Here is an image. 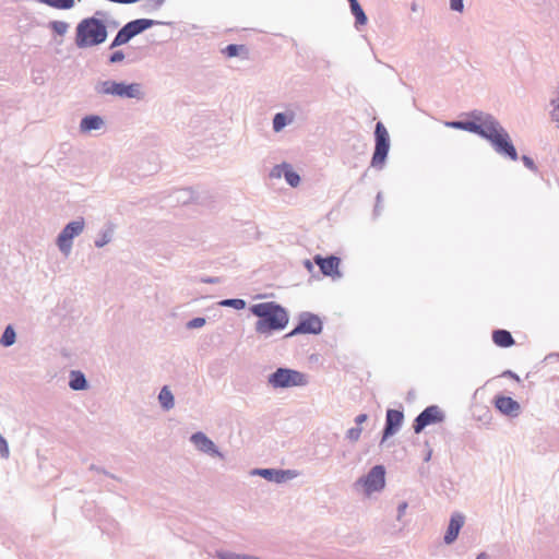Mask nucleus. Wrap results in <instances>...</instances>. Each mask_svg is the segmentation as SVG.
<instances>
[{"label": "nucleus", "instance_id": "nucleus-1", "mask_svg": "<svg viewBox=\"0 0 559 559\" xmlns=\"http://www.w3.org/2000/svg\"><path fill=\"white\" fill-rule=\"evenodd\" d=\"M467 117L468 119L447 121L444 124L448 128L467 131L487 140L495 152L504 158L513 162L519 159L510 134L495 116L475 109L469 111Z\"/></svg>", "mask_w": 559, "mask_h": 559}, {"label": "nucleus", "instance_id": "nucleus-2", "mask_svg": "<svg viewBox=\"0 0 559 559\" xmlns=\"http://www.w3.org/2000/svg\"><path fill=\"white\" fill-rule=\"evenodd\" d=\"M250 312L258 318L254 325L258 334L270 335L274 331H282L289 322L287 310L275 301L252 305Z\"/></svg>", "mask_w": 559, "mask_h": 559}, {"label": "nucleus", "instance_id": "nucleus-3", "mask_svg": "<svg viewBox=\"0 0 559 559\" xmlns=\"http://www.w3.org/2000/svg\"><path fill=\"white\" fill-rule=\"evenodd\" d=\"M108 36L107 26L103 20L95 16L83 19L75 29V45L87 48L103 44Z\"/></svg>", "mask_w": 559, "mask_h": 559}, {"label": "nucleus", "instance_id": "nucleus-4", "mask_svg": "<svg viewBox=\"0 0 559 559\" xmlns=\"http://www.w3.org/2000/svg\"><path fill=\"white\" fill-rule=\"evenodd\" d=\"M98 95H111L120 98L142 100L145 97L141 83L116 82L112 80L98 81L94 86Z\"/></svg>", "mask_w": 559, "mask_h": 559}, {"label": "nucleus", "instance_id": "nucleus-5", "mask_svg": "<svg viewBox=\"0 0 559 559\" xmlns=\"http://www.w3.org/2000/svg\"><path fill=\"white\" fill-rule=\"evenodd\" d=\"M267 383L274 389L304 386L308 384V377L298 370L280 367L267 377Z\"/></svg>", "mask_w": 559, "mask_h": 559}, {"label": "nucleus", "instance_id": "nucleus-6", "mask_svg": "<svg viewBox=\"0 0 559 559\" xmlns=\"http://www.w3.org/2000/svg\"><path fill=\"white\" fill-rule=\"evenodd\" d=\"M374 142L370 166L376 169H382L390 151V135L381 121H378L374 127Z\"/></svg>", "mask_w": 559, "mask_h": 559}, {"label": "nucleus", "instance_id": "nucleus-7", "mask_svg": "<svg viewBox=\"0 0 559 559\" xmlns=\"http://www.w3.org/2000/svg\"><path fill=\"white\" fill-rule=\"evenodd\" d=\"M323 323L321 319L308 311H304L299 314L297 325L285 335V338L293 337L298 334H314L318 335L322 332Z\"/></svg>", "mask_w": 559, "mask_h": 559}, {"label": "nucleus", "instance_id": "nucleus-8", "mask_svg": "<svg viewBox=\"0 0 559 559\" xmlns=\"http://www.w3.org/2000/svg\"><path fill=\"white\" fill-rule=\"evenodd\" d=\"M84 219H79L68 223L57 236V246L59 250L67 257L71 252L72 241L84 229Z\"/></svg>", "mask_w": 559, "mask_h": 559}, {"label": "nucleus", "instance_id": "nucleus-9", "mask_svg": "<svg viewBox=\"0 0 559 559\" xmlns=\"http://www.w3.org/2000/svg\"><path fill=\"white\" fill-rule=\"evenodd\" d=\"M444 419L445 415L438 405H429L415 417L414 432L420 433L427 426L442 423Z\"/></svg>", "mask_w": 559, "mask_h": 559}, {"label": "nucleus", "instance_id": "nucleus-10", "mask_svg": "<svg viewBox=\"0 0 559 559\" xmlns=\"http://www.w3.org/2000/svg\"><path fill=\"white\" fill-rule=\"evenodd\" d=\"M362 485L367 493L380 491L385 486V468L383 465H374L367 473V475L360 477L357 481Z\"/></svg>", "mask_w": 559, "mask_h": 559}, {"label": "nucleus", "instance_id": "nucleus-11", "mask_svg": "<svg viewBox=\"0 0 559 559\" xmlns=\"http://www.w3.org/2000/svg\"><path fill=\"white\" fill-rule=\"evenodd\" d=\"M404 421V413L399 409L389 408L385 414V423L382 430L381 444L390 437L397 433Z\"/></svg>", "mask_w": 559, "mask_h": 559}, {"label": "nucleus", "instance_id": "nucleus-12", "mask_svg": "<svg viewBox=\"0 0 559 559\" xmlns=\"http://www.w3.org/2000/svg\"><path fill=\"white\" fill-rule=\"evenodd\" d=\"M190 441L194 447L211 456L224 457L217 445L202 431H198L191 435Z\"/></svg>", "mask_w": 559, "mask_h": 559}, {"label": "nucleus", "instance_id": "nucleus-13", "mask_svg": "<svg viewBox=\"0 0 559 559\" xmlns=\"http://www.w3.org/2000/svg\"><path fill=\"white\" fill-rule=\"evenodd\" d=\"M253 475H259L267 481L282 484L296 476L295 471L292 469H278V468H255L252 471Z\"/></svg>", "mask_w": 559, "mask_h": 559}, {"label": "nucleus", "instance_id": "nucleus-14", "mask_svg": "<svg viewBox=\"0 0 559 559\" xmlns=\"http://www.w3.org/2000/svg\"><path fill=\"white\" fill-rule=\"evenodd\" d=\"M313 261L319 266L320 272L324 276H331V277L340 276L338 267H340L341 259L338 257L333 255V254L328 255V257H322L320 254H317V255H314Z\"/></svg>", "mask_w": 559, "mask_h": 559}, {"label": "nucleus", "instance_id": "nucleus-15", "mask_svg": "<svg viewBox=\"0 0 559 559\" xmlns=\"http://www.w3.org/2000/svg\"><path fill=\"white\" fill-rule=\"evenodd\" d=\"M493 405L502 415L511 418L518 417L521 414L520 403L510 396L496 395Z\"/></svg>", "mask_w": 559, "mask_h": 559}, {"label": "nucleus", "instance_id": "nucleus-16", "mask_svg": "<svg viewBox=\"0 0 559 559\" xmlns=\"http://www.w3.org/2000/svg\"><path fill=\"white\" fill-rule=\"evenodd\" d=\"M127 28L130 31L131 36L135 37L139 34H142L146 29L156 26V25H173L171 22H163L152 19H135L124 24Z\"/></svg>", "mask_w": 559, "mask_h": 559}, {"label": "nucleus", "instance_id": "nucleus-17", "mask_svg": "<svg viewBox=\"0 0 559 559\" xmlns=\"http://www.w3.org/2000/svg\"><path fill=\"white\" fill-rule=\"evenodd\" d=\"M464 524V516L462 514H454L451 516L448 528L443 536V540L447 545L454 543L457 538L460 531Z\"/></svg>", "mask_w": 559, "mask_h": 559}, {"label": "nucleus", "instance_id": "nucleus-18", "mask_svg": "<svg viewBox=\"0 0 559 559\" xmlns=\"http://www.w3.org/2000/svg\"><path fill=\"white\" fill-rule=\"evenodd\" d=\"M282 175L286 182L293 188L297 187L300 182V176L293 170L289 164L283 163L282 165H277L273 168L272 176L281 177Z\"/></svg>", "mask_w": 559, "mask_h": 559}, {"label": "nucleus", "instance_id": "nucleus-19", "mask_svg": "<svg viewBox=\"0 0 559 559\" xmlns=\"http://www.w3.org/2000/svg\"><path fill=\"white\" fill-rule=\"evenodd\" d=\"M104 126L105 121L103 117L98 115H87L83 117L80 121V131L83 133H88L91 131L99 130Z\"/></svg>", "mask_w": 559, "mask_h": 559}, {"label": "nucleus", "instance_id": "nucleus-20", "mask_svg": "<svg viewBox=\"0 0 559 559\" xmlns=\"http://www.w3.org/2000/svg\"><path fill=\"white\" fill-rule=\"evenodd\" d=\"M349 3L350 13L355 17V27L360 29L368 23V16L358 0H347Z\"/></svg>", "mask_w": 559, "mask_h": 559}, {"label": "nucleus", "instance_id": "nucleus-21", "mask_svg": "<svg viewBox=\"0 0 559 559\" xmlns=\"http://www.w3.org/2000/svg\"><path fill=\"white\" fill-rule=\"evenodd\" d=\"M492 341L499 347H510L515 341L508 330L497 329L492 332Z\"/></svg>", "mask_w": 559, "mask_h": 559}, {"label": "nucleus", "instance_id": "nucleus-22", "mask_svg": "<svg viewBox=\"0 0 559 559\" xmlns=\"http://www.w3.org/2000/svg\"><path fill=\"white\" fill-rule=\"evenodd\" d=\"M69 386L73 391H83L88 388V382L85 374L80 370H72L70 372Z\"/></svg>", "mask_w": 559, "mask_h": 559}, {"label": "nucleus", "instance_id": "nucleus-23", "mask_svg": "<svg viewBox=\"0 0 559 559\" xmlns=\"http://www.w3.org/2000/svg\"><path fill=\"white\" fill-rule=\"evenodd\" d=\"M158 401L163 409L169 411L175 405V399L173 392L167 385L163 386L158 393Z\"/></svg>", "mask_w": 559, "mask_h": 559}, {"label": "nucleus", "instance_id": "nucleus-24", "mask_svg": "<svg viewBox=\"0 0 559 559\" xmlns=\"http://www.w3.org/2000/svg\"><path fill=\"white\" fill-rule=\"evenodd\" d=\"M294 120V115L286 114V112H277L273 117V130L275 132L282 131L286 126L292 123Z\"/></svg>", "mask_w": 559, "mask_h": 559}, {"label": "nucleus", "instance_id": "nucleus-25", "mask_svg": "<svg viewBox=\"0 0 559 559\" xmlns=\"http://www.w3.org/2000/svg\"><path fill=\"white\" fill-rule=\"evenodd\" d=\"M132 33L127 28L126 25H123L116 34L115 38L112 39L109 49H114L116 47L122 46L124 44H128L133 36H131Z\"/></svg>", "mask_w": 559, "mask_h": 559}, {"label": "nucleus", "instance_id": "nucleus-26", "mask_svg": "<svg viewBox=\"0 0 559 559\" xmlns=\"http://www.w3.org/2000/svg\"><path fill=\"white\" fill-rule=\"evenodd\" d=\"M223 52L228 58L238 57V56H241L242 53L245 55V57H247L248 56V48H247L246 45L229 44V45H227L223 49Z\"/></svg>", "mask_w": 559, "mask_h": 559}, {"label": "nucleus", "instance_id": "nucleus-27", "mask_svg": "<svg viewBox=\"0 0 559 559\" xmlns=\"http://www.w3.org/2000/svg\"><path fill=\"white\" fill-rule=\"evenodd\" d=\"M16 341V332L14 328L9 324L5 326L1 337H0V345L3 347H10L12 346Z\"/></svg>", "mask_w": 559, "mask_h": 559}, {"label": "nucleus", "instance_id": "nucleus-28", "mask_svg": "<svg viewBox=\"0 0 559 559\" xmlns=\"http://www.w3.org/2000/svg\"><path fill=\"white\" fill-rule=\"evenodd\" d=\"M39 3L46 4L58 10H70L74 7V0H37Z\"/></svg>", "mask_w": 559, "mask_h": 559}, {"label": "nucleus", "instance_id": "nucleus-29", "mask_svg": "<svg viewBox=\"0 0 559 559\" xmlns=\"http://www.w3.org/2000/svg\"><path fill=\"white\" fill-rule=\"evenodd\" d=\"M112 235H114V229L111 226L107 227L106 229L102 230L97 237V239H95V247L97 248H103L104 246H106L107 243H109L112 239Z\"/></svg>", "mask_w": 559, "mask_h": 559}, {"label": "nucleus", "instance_id": "nucleus-30", "mask_svg": "<svg viewBox=\"0 0 559 559\" xmlns=\"http://www.w3.org/2000/svg\"><path fill=\"white\" fill-rule=\"evenodd\" d=\"M218 305L222 307L234 308L236 310H242L246 308L247 302H246V300H243L241 298H227V299L221 300L218 302Z\"/></svg>", "mask_w": 559, "mask_h": 559}, {"label": "nucleus", "instance_id": "nucleus-31", "mask_svg": "<svg viewBox=\"0 0 559 559\" xmlns=\"http://www.w3.org/2000/svg\"><path fill=\"white\" fill-rule=\"evenodd\" d=\"M218 559H261L253 555H247V554H237L231 551H221L217 552Z\"/></svg>", "mask_w": 559, "mask_h": 559}, {"label": "nucleus", "instance_id": "nucleus-32", "mask_svg": "<svg viewBox=\"0 0 559 559\" xmlns=\"http://www.w3.org/2000/svg\"><path fill=\"white\" fill-rule=\"evenodd\" d=\"M48 26L53 33H56L60 36H63L69 28V24L63 21H51V22H49Z\"/></svg>", "mask_w": 559, "mask_h": 559}, {"label": "nucleus", "instance_id": "nucleus-33", "mask_svg": "<svg viewBox=\"0 0 559 559\" xmlns=\"http://www.w3.org/2000/svg\"><path fill=\"white\" fill-rule=\"evenodd\" d=\"M144 3L142 5L143 11L145 12H154L159 10L166 0H143Z\"/></svg>", "mask_w": 559, "mask_h": 559}, {"label": "nucleus", "instance_id": "nucleus-34", "mask_svg": "<svg viewBox=\"0 0 559 559\" xmlns=\"http://www.w3.org/2000/svg\"><path fill=\"white\" fill-rule=\"evenodd\" d=\"M550 105L552 106L551 119L559 121V86L557 87L556 96L550 99Z\"/></svg>", "mask_w": 559, "mask_h": 559}, {"label": "nucleus", "instance_id": "nucleus-35", "mask_svg": "<svg viewBox=\"0 0 559 559\" xmlns=\"http://www.w3.org/2000/svg\"><path fill=\"white\" fill-rule=\"evenodd\" d=\"M521 160H522L523 165L527 169H530L532 173H534V174H538L539 173L538 167L535 164L534 159L532 157H530L528 155H522L521 156Z\"/></svg>", "mask_w": 559, "mask_h": 559}, {"label": "nucleus", "instance_id": "nucleus-36", "mask_svg": "<svg viewBox=\"0 0 559 559\" xmlns=\"http://www.w3.org/2000/svg\"><path fill=\"white\" fill-rule=\"evenodd\" d=\"M360 435H361V428L360 427H353V428H349L346 432V438L350 441V442H356L359 440L360 438Z\"/></svg>", "mask_w": 559, "mask_h": 559}, {"label": "nucleus", "instance_id": "nucleus-37", "mask_svg": "<svg viewBox=\"0 0 559 559\" xmlns=\"http://www.w3.org/2000/svg\"><path fill=\"white\" fill-rule=\"evenodd\" d=\"M205 318L203 317H195L187 322L188 329H199L202 328L205 324Z\"/></svg>", "mask_w": 559, "mask_h": 559}, {"label": "nucleus", "instance_id": "nucleus-38", "mask_svg": "<svg viewBox=\"0 0 559 559\" xmlns=\"http://www.w3.org/2000/svg\"><path fill=\"white\" fill-rule=\"evenodd\" d=\"M10 455V450L7 440L0 433V456L2 459H8Z\"/></svg>", "mask_w": 559, "mask_h": 559}, {"label": "nucleus", "instance_id": "nucleus-39", "mask_svg": "<svg viewBox=\"0 0 559 559\" xmlns=\"http://www.w3.org/2000/svg\"><path fill=\"white\" fill-rule=\"evenodd\" d=\"M450 9L454 12L462 13L464 11V0H449Z\"/></svg>", "mask_w": 559, "mask_h": 559}, {"label": "nucleus", "instance_id": "nucleus-40", "mask_svg": "<svg viewBox=\"0 0 559 559\" xmlns=\"http://www.w3.org/2000/svg\"><path fill=\"white\" fill-rule=\"evenodd\" d=\"M123 59H124V52L122 50H116L109 56L108 62L109 63H118V62H121Z\"/></svg>", "mask_w": 559, "mask_h": 559}, {"label": "nucleus", "instance_id": "nucleus-41", "mask_svg": "<svg viewBox=\"0 0 559 559\" xmlns=\"http://www.w3.org/2000/svg\"><path fill=\"white\" fill-rule=\"evenodd\" d=\"M382 211V192L379 191L376 197V204L373 209V215L377 217L381 214Z\"/></svg>", "mask_w": 559, "mask_h": 559}, {"label": "nucleus", "instance_id": "nucleus-42", "mask_svg": "<svg viewBox=\"0 0 559 559\" xmlns=\"http://www.w3.org/2000/svg\"><path fill=\"white\" fill-rule=\"evenodd\" d=\"M90 471H93V472H96V473H100V474H104L112 479H118L117 476H115L114 474L107 472L105 468L100 467V466H97L95 464H91L90 467H88Z\"/></svg>", "mask_w": 559, "mask_h": 559}, {"label": "nucleus", "instance_id": "nucleus-43", "mask_svg": "<svg viewBox=\"0 0 559 559\" xmlns=\"http://www.w3.org/2000/svg\"><path fill=\"white\" fill-rule=\"evenodd\" d=\"M408 504L406 501H402L399 503L397 506V515H396V520L397 521H401L402 520V516L405 514V511L407 509Z\"/></svg>", "mask_w": 559, "mask_h": 559}, {"label": "nucleus", "instance_id": "nucleus-44", "mask_svg": "<svg viewBox=\"0 0 559 559\" xmlns=\"http://www.w3.org/2000/svg\"><path fill=\"white\" fill-rule=\"evenodd\" d=\"M501 376L511 378V379L515 380L516 382H520V377L512 370H506Z\"/></svg>", "mask_w": 559, "mask_h": 559}, {"label": "nucleus", "instance_id": "nucleus-45", "mask_svg": "<svg viewBox=\"0 0 559 559\" xmlns=\"http://www.w3.org/2000/svg\"><path fill=\"white\" fill-rule=\"evenodd\" d=\"M368 419V415L367 414H359L358 416H356L355 418V424L357 425V427H359L361 424H364L366 420Z\"/></svg>", "mask_w": 559, "mask_h": 559}, {"label": "nucleus", "instance_id": "nucleus-46", "mask_svg": "<svg viewBox=\"0 0 559 559\" xmlns=\"http://www.w3.org/2000/svg\"><path fill=\"white\" fill-rule=\"evenodd\" d=\"M425 445L428 448V451H427V453L424 456V461L425 462H429L430 459H431V455H432V449L429 448V442L428 441L425 442Z\"/></svg>", "mask_w": 559, "mask_h": 559}, {"label": "nucleus", "instance_id": "nucleus-47", "mask_svg": "<svg viewBox=\"0 0 559 559\" xmlns=\"http://www.w3.org/2000/svg\"><path fill=\"white\" fill-rule=\"evenodd\" d=\"M202 282L206 283V284H217V283H219V278L218 277H206V278H202Z\"/></svg>", "mask_w": 559, "mask_h": 559}, {"label": "nucleus", "instance_id": "nucleus-48", "mask_svg": "<svg viewBox=\"0 0 559 559\" xmlns=\"http://www.w3.org/2000/svg\"><path fill=\"white\" fill-rule=\"evenodd\" d=\"M304 266H305L309 272H313V270H314L313 263H312L310 260H305V261H304Z\"/></svg>", "mask_w": 559, "mask_h": 559}, {"label": "nucleus", "instance_id": "nucleus-49", "mask_svg": "<svg viewBox=\"0 0 559 559\" xmlns=\"http://www.w3.org/2000/svg\"><path fill=\"white\" fill-rule=\"evenodd\" d=\"M476 559H490V557L487 552L483 551L477 555Z\"/></svg>", "mask_w": 559, "mask_h": 559}, {"label": "nucleus", "instance_id": "nucleus-50", "mask_svg": "<svg viewBox=\"0 0 559 559\" xmlns=\"http://www.w3.org/2000/svg\"><path fill=\"white\" fill-rule=\"evenodd\" d=\"M411 10H412L413 12H416V11L418 10V4H417L416 2H413V3L411 4Z\"/></svg>", "mask_w": 559, "mask_h": 559}]
</instances>
